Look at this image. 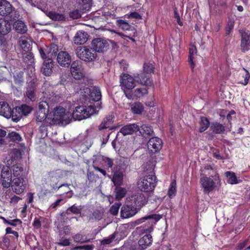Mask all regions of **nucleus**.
I'll return each instance as SVG.
<instances>
[{
	"label": "nucleus",
	"instance_id": "nucleus-29",
	"mask_svg": "<svg viewBox=\"0 0 250 250\" xmlns=\"http://www.w3.org/2000/svg\"><path fill=\"white\" fill-rule=\"evenodd\" d=\"M124 174L123 172L116 171L114 172L112 178V182L116 187H120L123 183Z\"/></svg>",
	"mask_w": 250,
	"mask_h": 250
},
{
	"label": "nucleus",
	"instance_id": "nucleus-61",
	"mask_svg": "<svg viewBox=\"0 0 250 250\" xmlns=\"http://www.w3.org/2000/svg\"><path fill=\"white\" fill-rule=\"evenodd\" d=\"M102 161L105 167L108 168L112 167L113 166V161L112 159L107 157H103Z\"/></svg>",
	"mask_w": 250,
	"mask_h": 250
},
{
	"label": "nucleus",
	"instance_id": "nucleus-36",
	"mask_svg": "<svg viewBox=\"0 0 250 250\" xmlns=\"http://www.w3.org/2000/svg\"><path fill=\"white\" fill-rule=\"evenodd\" d=\"M138 131L144 137L152 135L153 133L152 127L147 125H141V127H139Z\"/></svg>",
	"mask_w": 250,
	"mask_h": 250
},
{
	"label": "nucleus",
	"instance_id": "nucleus-17",
	"mask_svg": "<svg viewBox=\"0 0 250 250\" xmlns=\"http://www.w3.org/2000/svg\"><path fill=\"white\" fill-rule=\"evenodd\" d=\"M241 34V50L243 53L248 51L250 48V33L249 31L241 30L239 31Z\"/></svg>",
	"mask_w": 250,
	"mask_h": 250
},
{
	"label": "nucleus",
	"instance_id": "nucleus-58",
	"mask_svg": "<svg viewBox=\"0 0 250 250\" xmlns=\"http://www.w3.org/2000/svg\"><path fill=\"white\" fill-rule=\"evenodd\" d=\"M103 215L104 211L103 210L96 209L92 213V218L96 220L99 221L103 218Z\"/></svg>",
	"mask_w": 250,
	"mask_h": 250
},
{
	"label": "nucleus",
	"instance_id": "nucleus-12",
	"mask_svg": "<svg viewBox=\"0 0 250 250\" xmlns=\"http://www.w3.org/2000/svg\"><path fill=\"white\" fill-rule=\"evenodd\" d=\"M135 78L130 75L123 73L120 76V83L124 89L131 90L135 86Z\"/></svg>",
	"mask_w": 250,
	"mask_h": 250
},
{
	"label": "nucleus",
	"instance_id": "nucleus-1",
	"mask_svg": "<svg viewBox=\"0 0 250 250\" xmlns=\"http://www.w3.org/2000/svg\"><path fill=\"white\" fill-rule=\"evenodd\" d=\"M161 216L159 214H152L135 221V225H138L144 223L138 229L141 233H150L153 231L156 223L160 220Z\"/></svg>",
	"mask_w": 250,
	"mask_h": 250
},
{
	"label": "nucleus",
	"instance_id": "nucleus-13",
	"mask_svg": "<svg viewBox=\"0 0 250 250\" xmlns=\"http://www.w3.org/2000/svg\"><path fill=\"white\" fill-rule=\"evenodd\" d=\"M1 185L5 188L10 187L12 180V172L9 167L3 166L1 171Z\"/></svg>",
	"mask_w": 250,
	"mask_h": 250
},
{
	"label": "nucleus",
	"instance_id": "nucleus-20",
	"mask_svg": "<svg viewBox=\"0 0 250 250\" xmlns=\"http://www.w3.org/2000/svg\"><path fill=\"white\" fill-rule=\"evenodd\" d=\"M35 117L37 123H42L41 127L50 125H47L48 123L46 122L47 121H46L47 118L49 117V113L37 110L35 113Z\"/></svg>",
	"mask_w": 250,
	"mask_h": 250
},
{
	"label": "nucleus",
	"instance_id": "nucleus-40",
	"mask_svg": "<svg viewBox=\"0 0 250 250\" xmlns=\"http://www.w3.org/2000/svg\"><path fill=\"white\" fill-rule=\"evenodd\" d=\"M235 21L233 18L228 17V21L225 28V34L226 36L229 35L233 31L234 27Z\"/></svg>",
	"mask_w": 250,
	"mask_h": 250
},
{
	"label": "nucleus",
	"instance_id": "nucleus-45",
	"mask_svg": "<svg viewBox=\"0 0 250 250\" xmlns=\"http://www.w3.org/2000/svg\"><path fill=\"white\" fill-rule=\"evenodd\" d=\"M23 55V62L27 63L28 64H30L32 62H34V56L33 54L31 51L29 52H23L22 53Z\"/></svg>",
	"mask_w": 250,
	"mask_h": 250
},
{
	"label": "nucleus",
	"instance_id": "nucleus-56",
	"mask_svg": "<svg viewBox=\"0 0 250 250\" xmlns=\"http://www.w3.org/2000/svg\"><path fill=\"white\" fill-rule=\"evenodd\" d=\"M49 107V106L47 102L46 101H42L39 104V108L37 110L48 113Z\"/></svg>",
	"mask_w": 250,
	"mask_h": 250
},
{
	"label": "nucleus",
	"instance_id": "nucleus-5",
	"mask_svg": "<svg viewBox=\"0 0 250 250\" xmlns=\"http://www.w3.org/2000/svg\"><path fill=\"white\" fill-rule=\"evenodd\" d=\"M94 111V107L91 105L88 106L80 105L75 107L72 116L75 120L80 121L93 114Z\"/></svg>",
	"mask_w": 250,
	"mask_h": 250
},
{
	"label": "nucleus",
	"instance_id": "nucleus-24",
	"mask_svg": "<svg viewBox=\"0 0 250 250\" xmlns=\"http://www.w3.org/2000/svg\"><path fill=\"white\" fill-rule=\"evenodd\" d=\"M12 109L5 102H0V115L9 119L12 115Z\"/></svg>",
	"mask_w": 250,
	"mask_h": 250
},
{
	"label": "nucleus",
	"instance_id": "nucleus-47",
	"mask_svg": "<svg viewBox=\"0 0 250 250\" xmlns=\"http://www.w3.org/2000/svg\"><path fill=\"white\" fill-rule=\"evenodd\" d=\"M115 197L116 199L120 200L124 197L126 193V190L120 187H116L115 188Z\"/></svg>",
	"mask_w": 250,
	"mask_h": 250
},
{
	"label": "nucleus",
	"instance_id": "nucleus-33",
	"mask_svg": "<svg viewBox=\"0 0 250 250\" xmlns=\"http://www.w3.org/2000/svg\"><path fill=\"white\" fill-rule=\"evenodd\" d=\"M204 170L208 171L207 175L214 178L215 181H219V182H220L219 174L217 173L216 169L213 168L211 165H208L204 167Z\"/></svg>",
	"mask_w": 250,
	"mask_h": 250
},
{
	"label": "nucleus",
	"instance_id": "nucleus-51",
	"mask_svg": "<svg viewBox=\"0 0 250 250\" xmlns=\"http://www.w3.org/2000/svg\"><path fill=\"white\" fill-rule=\"evenodd\" d=\"M154 68L155 67L153 63L145 62L143 66V72L151 75V73L154 71Z\"/></svg>",
	"mask_w": 250,
	"mask_h": 250
},
{
	"label": "nucleus",
	"instance_id": "nucleus-9",
	"mask_svg": "<svg viewBox=\"0 0 250 250\" xmlns=\"http://www.w3.org/2000/svg\"><path fill=\"white\" fill-rule=\"evenodd\" d=\"M15 8L7 0H1L0 1V15L2 17H8L11 20L13 19V13Z\"/></svg>",
	"mask_w": 250,
	"mask_h": 250
},
{
	"label": "nucleus",
	"instance_id": "nucleus-22",
	"mask_svg": "<svg viewBox=\"0 0 250 250\" xmlns=\"http://www.w3.org/2000/svg\"><path fill=\"white\" fill-rule=\"evenodd\" d=\"M53 66V61L51 58L45 60L41 68V72L44 75L49 76L52 73Z\"/></svg>",
	"mask_w": 250,
	"mask_h": 250
},
{
	"label": "nucleus",
	"instance_id": "nucleus-21",
	"mask_svg": "<svg viewBox=\"0 0 250 250\" xmlns=\"http://www.w3.org/2000/svg\"><path fill=\"white\" fill-rule=\"evenodd\" d=\"M25 95L30 101L34 102L36 100L37 98L36 85L35 83L30 82L28 83L26 87Z\"/></svg>",
	"mask_w": 250,
	"mask_h": 250
},
{
	"label": "nucleus",
	"instance_id": "nucleus-3",
	"mask_svg": "<svg viewBox=\"0 0 250 250\" xmlns=\"http://www.w3.org/2000/svg\"><path fill=\"white\" fill-rule=\"evenodd\" d=\"M67 118L68 116L65 113V109L59 106L54 108L52 113H49V117H48L46 121L47 125H52L63 123L68 124L69 122H67Z\"/></svg>",
	"mask_w": 250,
	"mask_h": 250
},
{
	"label": "nucleus",
	"instance_id": "nucleus-10",
	"mask_svg": "<svg viewBox=\"0 0 250 250\" xmlns=\"http://www.w3.org/2000/svg\"><path fill=\"white\" fill-rule=\"evenodd\" d=\"M153 241L151 234H146L141 237L138 242V245L131 247V250H145L150 246Z\"/></svg>",
	"mask_w": 250,
	"mask_h": 250
},
{
	"label": "nucleus",
	"instance_id": "nucleus-15",
	"mask_svg": "<svg viewBox=\"0 0 250 250\" xmlns=\"http://www.w3.org/2000/svg\"><path fill=\"white\" fill-rule=\"evenodd\" d=\"M147 146L148 150L153 153L159 152L162 147V140L156 137H152L147 142Z\"/></svg>",
	"mask_w": 250,
	"mask_h": 250
},
{
	"label": "nucleus",
	"instance_id": "nucleus-23",
	"mask_svg": "<svg viewBox=\"0 0 250 250\" xmlns=\"http://www.w3.org/2000/svg\"><path fill=\"white\" fill-rule=\"evenodd\" d=\"M139 126L136 124H129L122 127L120 130V132L124 136H125L137 132L139 130Z\"/></svg>",
	"mask_w": 250,
	"mask_h": 250
},
{
	"label": "nucleus",
	"instance_id": "nucleus-41",
	"mask_svg": "<svg viewBox=\"0 0 250 250\" xmlns=\"http://www.w3.org/2000/svg\"><path fill=\"white\" fill-rule=\"evenodd\" d=\"M177 193V186L176 180H172L170 184L169 188L168 190L167 195L172 199L175 196Z\"/></svg>",
	"mask_w": 250,
	"mask_h": 250
},
{
	"label": "nucleus",
	"instance_id": "nucleus-8",
	"mask_svg": "<svg viewBox=\"0 0 250 250\" xmlns=\"http://www.w3.org/2000/svg\"><path fill=\"white\" fill-rule=\"evenodd\" d=\"M148 201V198L146 196L142 193H137L130 197L131 204L136 208V209H140L144 206Z\"/></svg>",
	"mask_w": 250,
	"mask_h": 250
},
{
	"label": "nucleus",
	"instance_id": "nucleus-44",
	"mask_svg": "<svg viewBox=\"0 0 250 250\" xmlns=\"http://www.w3.org/2000/svg\"><path fill=\"white\" fill-rule=\"evenodd\" d=\"M113 117L112 115H109L106 116L104 118L103 121L99 127V129L100 130H103L104 129H106L108 128L107 126L109 124H111L113 123Z\"/></svg>",
	"mask_w": 250,
	"mask_h": 250
},
{
	"label": "nucleus",
	"instance_id": "nucleus-2",
	"mask_svg": "<svg viewBox=\"0 0 250 250\" xmlns=\"http://www.w3.org/2000/svg\"><path fill=\"white\" fill-rule=\"evenodd\" d=\"M153 170H154L153 169ZM156 177L154 170L151 171L149 174L144 176L137 182V186L140 190L149 192L153 191L156 186Z\"/></svg>",
	"mask_w": 250,
	"mask_h": 250
},
{
	"label": "nucleus",
	"instance_id": "nucleus-64",
	"mask_svg": "<svg viewBox=\"0 0 250 250\" xmlns=\"http://www.w3.org/2000/svg\"><path fill=\"white\" fill-rule=\"evenodd\" d=\"M69 15V17L73 19H78L81 17V15L78 10H75L70 12Z\"/></svg>",
	"mask_w": 250,
	"mask_h": 250
},
{
	"label": "nucleus",
	"instance_id": "nucleus-62",
	"mask_svg": "<svg viewBox=\"0 0 250 250\" xmlns=\"http://www.w3.org/2000/svg\"><path fill=\"white\" fill-rule=\"evenodd\" d=\"M120 207V205L119 204H115L113 205L110 208V213L114 216L117 215L118 214Z\"/></svg>",
	"mask_w": 250,
	"mask_h": 250
},
{
	"label": "nucleus",
	"instance_id": "nucleus-42",
	"mask_svg": "<svg viewBox=\"0 0 250 250\" xmlns=\"http://www.w3.org/2000/svg\"><path fill=\"white\" fill-rule=\"evenodd\" d=\"M132 112L136 114H141L144 110V106L140 102H135L131 105Z\"/></svg>",
	"mask_w": 250,
	"mask_h": 250
},
{
	"label": "nucleus",
	"instance_id": "nucleus-16",
	"mask_svg": "<svg viewBox=\"0 0 250 250\" xmlns=\"http://www.w3.org/2000/svg\"><path fill=\"white\" fill-rule=\"evenodd\" d=\"M137 83L146 86H150L153 84L151 75L142 72L140 74H134Z\"/></svg>",
	"mask_w": 250,
	"mask_h": 250
},
{
	"label": "nucleus",
	"instance_id": "nucleus-49",
	"mask_svg": "<svg viewBox=\"0 0 250 250\" xmlns=\"http://www.w3.org/2000/svg\"><path fill=\"white\" fill-rule=\"evenodd\" d=\"M2 219L4 223L16 227L18 225H21L22 221L20 219H14L13 220H8L4 217H2Z\"/></svg>",
	"mask_w": 250,
	"mask_h": 250
},
{
	"label": "nucleus",
	"instance_id": "nucleus-39",
	"mask_svg": "<svg viewBox=\"0 0 250 250\" xmlns=\"http://www.w3.org/2000/svg\"><path fill=\"white\" fill-rule=\"evenodd\" d=\"M23 72L22 71H15L13 73L14 81L16 84L21 85L23 83Z\"/></svg>",
	"mask_w": 250,
	"mask_h": 250
},
{
	"label": "nucleus",
	"instance_id": "nucleus-25",
	"mask_svg": "<svg viewBox=\"0 0 250 250\" xmlns=\"http://www.w3.org/2000/svg\"><path fill=\"white\" fill-rule=\"evenodd\" d=\"M11 30V23L5 19L0 18V34L7 35Z\"/></svg>",
	"mask_w": 250,
	"mask_h": 250
},
{
	"label": "nucleus",
	"instance_id": "nucleus-63",
	"mask_svg": "<svg viewBox=\"0 0 250 250\" xmlns=\"http://www.w3.org/2000/svg\"><path fill=\"white\" fill-rule=\"evenodd\" d=\"M58 244L61 246H68L70 245V242L69 239L66 237H59V242Z\"/></svg>",
	"mask_w": 250,
	"mask_h": 250
},
{
	"label": "nucleus",
	"instance_id": "nucleus-38",
	"mask_svg": "<svg viewBox=\"0 0 250 250\" xmlns=\"http://www.w3.org/2000/svg\"><path fill=\"white\" fill-rule=\"evenodd\" d=\"M209 121L207 117H201L199 122L200 127L199 132L202 133L206 131L209 127Z\"/></svg>",
	"mask_w": 250,
	"mask_h": 250
},
{
	"label": "nucleus",
	"instance_id": "nucleus-37",
	"mask_svg": "<svg viewBox=\"0 0 250 250\" xmlns=\"http://www.w3.org/2000/svg\"><path fill=\"white\" fill-rule=\"evenodd\" d=\"M197 52V48L195 45H193L189 49V55L188 58V62L191 67L192 70H193L195 67V63L193 62L194 55L196 54Z\"/></svg>",
	"mask_w": 250,
	"mask_h": 250
},
{
	"label": "nucleus",
	"instance_id": "nucleus-48",
	"mask_svg": "<svg viewBox=\"0 0 250 250\" xmlns=\"http://www.w3.org/2000/svg\"><path fill=\"white\" fill-rule=\"evenodd\" d=\"M13 176L14 178L24 177L23 168L19 166H14L13 169Z\"/></svg>",
	"mask_w": 250,
	"mask_h": 250
},
{
	"label": "nucleus",
	"instance_id": "nucleus-35",
	"mask_svg": "<svg viewBox=\"0 0 250 250\" xmlns=\"http://www.w3.org/2000/svg\"><path fill=\"white\" fill-rule=\"evenodd\" d=\"M47 16L54 21H64L66 19L64 14H60L55 11L49 12Z\"/></svg>",
	"mask_w": 250,
	"mask_h": 250
},
{
	"label": "nucleus",
	"instance_id": "nucleus-31",
	"mask_svg": "<svg viewBox=\"0 0 250 250\" xmlns=\"http://www.w3.org/2000/svg\"><path fill=\"white\" fill-rule=\"evenodd\" d=\"M58 46L55 43H51L47 47L46 53H47L48 59L55 58L57 56L58 52Z\"/></svg>",
	"mask_w": 250,
	"mask_h": 250
},
{
	"label": "nucleus",
	"instance_id": "nucleus-7",
	"mask_svg": "<svg viewBox=\"0 0 250 250\" xmlns=\"http://www.w3.org/2000/svg\"><path fill=\"white\" fill-rule=\"evenodd\" d=\"M70 72L72 76L75 80L83 79L84 78L85 74L82 62L80 61L73 62L71 64Z\"/></svg>",
	"mask_w": 250,
	"mask_h": 250
},
{
	"label": "nucleus",
	"instance_id": "nucleus-50",
	"mask_svg": "<svg viewBox=\"0 0 250 250\" xmlns=\"http://www.w3.org/2000/svg\"><path fill=\"white\" fill-rule=\"evenodd\" d=\"M7 137L9 138L10 141L15 143H18L21 140V137L20 134L15 131L9 133Z\"/></svg>",
	"mask_w": 250,
	"mask_h": 250
},
{
	"label": "nucleus",
	"instance_id": "nucleus-60",
	"mask_svg": "<svg viewBox=\"0 0 250 250\" xmlns=\"http://www.w3.org/2000/svg\"><path fill=\"white\" fill-rule=\"evenodd\" d=\"M116 235V233L115 232L113 234L110 235L108 238L103 239L101 241L102 244L105 245L111 244L113 242V240L115 238Z\"/></svg>",
	"mask_w": 250,
	"mask_h": 250
},
{
	"label": "nucleus",
	"instance_id": "nucleus-32",
	"mask_svg": "<svg viewBox=\"0 0 250 250\" xmlns=\"http://www.w3.org/2000/svg\"><path fill=\"white\" fill-rule=\"evenodd\" d=\"M89 96L92 100L97 102L101 100L102 98L101 92L100 88L98 87H94L91 89H89Z\"/></svg>",
	"mask_w": 250,
	"mask_h": 250
},
{
	"label": "nucleus",
	"instance_id": "nucleus-11",
	"mask_svg": "<svg viewBox=\"0 0 250 250\" xmlns=\"http://www.w3.org/2000/svg\"><path fill=\"white\" fill-rule=\"evenodd\" d=\"M92 49L95 52L104 53L109 48V44L106 40L101 38L94 39L92 42Z\"/></svg>",
	"mask_w": 250,
	"mask_h": 250
},
{
	"label": "nucleus",
	"instance_id": "nucleus-30",
	"mask_svg": "<svg viewBox=\"0 0 250 250\" xmlns=\"http://www.w3.org/2000/svg\"><path fill=\"white\" fill-rule=\"evenodd\" d=\"M13 27L17 33L21 34L25 33L27 31V26L22 21L20 20L14 23Z\"/></svg>",
	"mask_w": 250,
	"mask_h": 250
},
{
	"label": "nucleus",
	"instance_id": "nucleus-52",
	"mask_svg": "<svg viewBox=\"0 0 250 250\" xmlns=\"http://www.w3.org/2000/svg\"><path fill=\"white\" fill-rule=\"evenodd\" d=\"M82 210V208L80 206L78 207L76 206V204H74L67 208L66 213L68 214L69 212H70L74 214H81Z\"/></svg>",
	"mask_w": 250,
	"mask_h": 250
},
{
	"label": "nucleus",
	"instance_id": "nucleus-57",
	"mask_svg": "<svg viewBox=\"0 0 250 250\" xmlns=\"http://www.w3.org/2000/svg\"><path fill=\"white\" fill-rule=\"evenodd\" d=\"M73 239L77 243H85L88 241L87 238L82 234L78 233L73 236Z\"/></svg>",
	"mask_w": 250,
	"mask_h": 250
},
{
	"label": "nucleus",
	"instance_id": "nucleus-4",
	"mask_svg": "<svg viewBox=\"0 0 250 250\" xmlns=\"http://www.w3.org/2000/svg\"><path fill=\"white\" fill-rule=\"evenodd\" d=\"M76 54L79 58L85 62H93L97 57V53L92 48L86 46L78 47Z\"/></svg>",
	"mask_w": 250,
	"mask_h": 250
},
{
	"label": "nucleus",
	"instance_id": "nucleus-54",
	"mask_svg": "<svg viewBox=\"0 0 250 250\" xmlns=\"http://www.w3.org/2000/svg\"><path fill=\"white\" fill-rule=\"evenodd\" d=\"M20 109L19 111H21L22 116H27L32 110V107L26 104H22L21 106H19Z\"/></svg>",
	"mask_w": 250,
	"mask_h": 250
},
{
	"label": "nucleus",
	"instance_id": "nucleus-59",
	"mask_svg": "<svg viewBox=\"0 0 250 250\" xmlns=\"http://www.w3.org/2000/svg\"><path fill=\"white\" fill-rule=\"evenodd\" d=\"M70 234V230L69 226H65L59 231V237H65V236L69 235Z\"/></svg>",
	"mask_w": 250,
	"mask_h": 250
},
{
	"label": "nucleus",
	"instance_id": "nucleus-55",
	"mask_svg": "<svg viewBox=\"0 0 250 250\" xmlns=\"http://www.w3.org/2000/svg\"><path fill=\"white\" fill-rule=\"evenodd\" d=\"M6 35L0 34V46L2 50L6 51L8 50V41L5 37Z\"/></svg>",
	"mask_w": 250,
	"mask_h": 250
},
{
	"label": "nucleus",
	"instance_id": "nucleus-28",
	"mask_svg": "<svg viewBox=\"0 0 250 250\" xmlns=\"http://www.w3.org/2000/svg\"><path fill=\"white\" fill-rule=\"evenodd\" d=\"M210 130L214 134H221L225 131V126L217 122H212L210 126Z\"/></svg>",
	"mask_w": 250,
	"mask_h": 250
},
{
	"label": "nucleus",
	"instance_id": "nucleus-34",
	"mask_svg": "<svg viewBox=\"0 0 250 250\" xmlns=\"http://www.w3.org/2000/svg\"><path fill=\"white\" fill-rule=\"evenodd\" d=\"M117 25L119 27L124 31H132L133 34L135 33L134 28L130 25L127 21L123 20H118L117 21Z\"/></svg>",
	"mask_w": 250,
	"mask_h": 250
},
{
	"label": "nucleus",
	"instance_id": "nucleus-18",
	"mask_svg": "<svg viewBox=\"0 0 250 250\" xmlns=\"http://www.w3.org/2000/svg\"><path fill=\"white\" fill-rule=\"evenodd\" d=\"M58 63L62 67H68L71 62V57L66 51H61L57 55Z\"/></svg>",
	"mask_w": 250,
	"mask_h": 250
},
{
	"label": "nucleus",
	"instance_id": "nucleus-6",
	"mask_svg": "<svg viewBox=\"0 0 250 250\" xmlns=\"http://www.w3.org/2000/svg\"><path fill=\"white\" fill-rule=\"evenodd\" d=\"M27 182L25 177L14 178L10 185L12 191L17 194L22 193L26 189Z\"/></svg>",
	"mask_w": 250,
	"mask_h": 250
},
{
	"label": "nucleus",
	"instance_id": "nucleus-26",
	"mask_svg": "<svg viewBox=\"0 0 250 250\" xmlns=\"http://www.w3.org/2000/svg\"><path fill=\"white\" fill-rule=\"evenodd\" d=\"M88 34L84 31H78L74 38V42L76 44H83L86 42Z\"/></svg>",
	"mask_w": 250,
	"mask_h": 250
},
{
	"label": "nucleus",
	"instance_id": "nucleus-46",
	"mask_svg": "<svg viewBox=\"0 0 250 250\" xmlns=\"http://www.w3.org/2000/svg\"><path fill=\"white\" fill-rule=\"evenodd\" d=\"M225 174L227 178V182L228 183L231 185L238 183L236 176L234 172L231 171H227Z\"/></svg>",
	"mask_w": 250,
	"mask_h": 250
},
{
	"label": "nucleus",
	"instance_id": "nucleus-53",
	"mask_svg": "<svg viewBox=\"0 0 250 250\" xmlns=\"http://www.w3.org/2000/svg\"><path fill=\"white\" fill-rule=\"evenodd\" d=\"M134 95L136 97V99L138 98L142 97L145 95L147 94L148 89L147 88H137L134 91Z\"/></svg>",
	"mask_w": 250,
	"mask_h": 250
},
{
	"label": "nucleus",
	"instance_id": "nucleus-19",
	"mask_svg": "<svg viewBox=\"0 0 250 250\" xmlns=\"http://www.w3.org/2000/svg\"><path fill=\"white\" fill-rule=\"evenodd\" d=\"M137 211L136 208L131 204L124 205L121 209V217L122 218H128L135 215Z\"/></svg>",
	"mask_w": 250,
	"mask_h": 250
},
{
	"label": "nucleus",
	"instance_id": "nucleus-27",
	"mask_svg": "<svg viewBox=\"0 0 250 250\" xmlns=\"http://www.w3.org/2000/svg\"><path fill=\"white\" fill-rule=\"evenodd\" d=\"M31 40L26 36H22L19 39V43L22 49V52L31 51Z\"/></svg>",
	"mask_w": 250,
	"mask_h": 250
},
{
	"label": "nucleus",
	"instance_id": "nucleus-43",
	"mask_svg": "<svg viewBox=\"0 0 250 250\" xmlns=\"http://www.w3.org/2000/svg\"><path fill=\"white\" fill-rule=\"evenodd\" d=\"M19 109H20L19 107L16 106L12 110V115H11V118H12V120L15 122L19 121L23 116L21 111L18 110Z\"/></svg>",
	"mask_w": 250,
	"mask_h": 250
},
{
	"label": "nucleus",
	"instance_id": "nucleus-14",
	"mask_svg": "<svg viewBox=\"0 0 250 250\" xmlns=\"http://www.w3.org/2000/svg\"><path fill=\"white\" fill-rule=\"evenodd\" d=\"M211 177H207V176L201 177L200 180V183L203 188L204 192L206 193H209L212 191L215 188V180L212 179ZM219 182V181H216Z\"/></svg>",
	"mask_w": 250,
	"mask_h": 250
}]
</instances>
